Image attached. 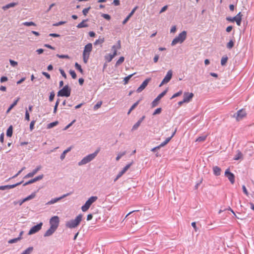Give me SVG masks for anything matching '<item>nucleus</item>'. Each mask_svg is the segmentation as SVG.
<instances>
[{
	"label": "nucleus",
	"instance_id": "7",
	"mask_svg": "<svg viewBox=\"0 0 254 254\" xmlns=\"http://www.w3.org/2000/svg\"><path fill=\"white\" fill-rule=\"evenodd\" d=\"M242 14H241V12H240L237 14V15H236L235 16H234L233 17H226V20L228 21H230V22H232L236 21L237 24L238 26H240L241 24V21H242Z\"/></svg>",
	"mask_w": 254,
	"mask_h": 254
},
{
	"label": "nucleus",
	"instance_id": "12",
	"mask_svg": "<svg viewBox=\"0 0 254 254\" xmlns=\"http://www.w3.org/2000/svg\"><path fill=\"white\" fill-rule=\"evenodd\" d=\"M70 194H71V193H67L66 194H63V195H62L61 196H60L59 197L54 198L51 199L50 201H48L46 203V204L47 205H51V204L55 203L57 202L58 201H59V200H61L62 199L68 196Z\"/></svg>",
	"mask_w": 254,
	"mask_h": 254
},
{
	"label": "nucleus",
	"instance_id": "24",
	"mask_svg": "<svg viewBox=\"0 0 254 254\" xmlns=\"http://www.w3.org/2000/svg\"><path fill=\"white\" fill-rule=\"evenodd\" d=\"M213 173L216 176H219L221 174V169L218 166L213 167Z\"/></svg>",
	"mask_w": 254,
	"mask_h": 254
},
{
	"label": "nucleus",
	"instance_id": "61",
	"mask_svg": "<svg viewBox=\"0 0 254 254\" xmlns=\"http://www.w3.org/2000/svg\"><path fill=\"white\" fill-rule=\"evenodd\" d=\"M60 73H61V74L62 75V76L63 77H64V78H66V75L65 73V72L64 71V70H63L62 69H60Z\"/></svg>",
	"mask_w": 254,
	"mask_h": 254
},
{
	"label": "nucleus",
	"instance_id": "47",
	"mask_svg": "<svg viewBox=\"0 0 254 254\" xmlns=\"http://www.w3.org/2000/svg\"><path fill=\"white\" fill-rule=\"evenodd\" d=\"M102 102L101 101L98 102L96 105L94 106V110H96L100 108L102 105Z\"/></svg>",
	"mask_w": 254,
	"mask_h": 254
},
{
	"label": "nucleus",
	"instance_id": "21",
	"mask_svg": "<svg viewBox=\"0 0 254 254\" xmlns=\"http://www.w3.org/2000/svg\"><path fill=\"white\" fill-rule=\"evenodd\" d=\"M57 229H54L52 227H50V228L46 231V232L44 234V236L45 237H49L52 235L54 232L56 231Z\"/></svg>",
	"mask_w": 254,
	"mask_h": 254
},
{
	"label": "nucleus",
	"instance_id": "30",
	"mask_svg": "<svg viewBox=\"0 0 254 254\" xmlns=\"http://www.w3.org/2000/svg\"><path fill=\"white\" fill-rule=\"evenodd\" d=\"M33 250V247H30L23 251L21 254H30Z\"/></svg>",
	"mask_w": 254,
	"mask_h": 254
},
{
	"label": "nucleus",
	"instance_id": "17",
	"mask_svg": "<svg viewBox=\"0 0 254 254\" xmlns=\"http://www.w3.org/2000/svg\"><path fill=\"white\" fill-rule=\"evenodd\" d=\"M22 181L20 182H19V183H17L15 184H14V185H5V186H0V190H6V189H13L19 185H20V184H21L22 183Z\"/></svg>",
	"mask_w": 254,
	"mask_h": 254
},
{
	"label": "nucleus",
	"instance_id": "55",
	"mask_svg": "<svg viewBox=\"0 0 254 254\" xmlns=\"http://www.w3.org/2000/svg\"><path fill=\"white\" fill-rule=\"evenodd\" d=\"M25 119L27 121L30 120V115L28 111L26 110L25 112Z\"/></svg>",
	"mask_w": 254,
	"mask_h": 254
},
{
	"label": "nucleus",
	"instance_id": "25",
	"mask_svg": "<svg viewBox=\"0 0 254 254\" xmlns=\"http://www.w3.org/2000/svg\"><path fill=\"white\" fill-rule=\"evenodd\" d=\"M17 4V3H16V2H11V3H8L3 6H2V8L4 10H6L7 9H8L10 7H14L15 6H16V5Z\"/></svg>",
	"mask_w": 254,
	"mask_h": 254
},
{
	"label": "nucleus",
	"instance_id": "15",
	"mask_svg": "<svg viewBox=\"0 0 254 254\" xmlns=\"http://www.w3.org/2000/svg\"><path fill=\"white\" fill-rule=\"evenodd\" d=\"M151 78H148L146 79L140 85V86L137 89L136 91L138 93L141 92L144 90L148 85L149 82L150 81Z\"/></svg>",
	"mask_w": 254,
	"mask_h": 254
},
{
	"label": "nucleus",
	"instance_id": "19",
	"mask_svg": "<svg viewBox=\"0 0 254 254\" xmlns=\"http://www.w3.org/2000/svg\"><path fill=\"white\" fill-rule=\"evenodd\" d=\"M173 75V71L172 70H169L164 79H163V82H166V83L169 82L171 80Z\"/></svg>",
	"mask_w": 254,
	"mask_h": 254
},
{
	"label": "nucleus",
	"instance_id": "32",
	"mask_svg": "<svg viewBox=\"0 0 254 254\" xmlns=\"http://www.w3.org/2000/svg\"><path fill=\"white\" fill-rule=\"evenodd\" d=\"M242 153L240 151L238 150L234 159L235 160H238L239 159H241L242 157Z\"/></svg>",
	"mask_w": 254,
	"mask_h": 254
},
{
	"label": "nucleus",
	"instance_id": "38",
	"mask_svg": "<svg viewBox=\"0 0 254 254\" xmlns=\"http://www.w3.org/2000/svg\"><path fill=\"white\" fill-rule=\"evenodd\" d=\"M23 25L26 26H36V24L33 22H25L22 23Z\"/></svg>",
	"mask_w": 254,
	"mask_h": 254
},
{
	"label": "nucleus",
	"instance_id": "18",
	"mask_svg": "<svg viewBox=\"0 0 254 254\" xmlns=\"http://www.w3.org/2000/svg\"><path fill=\"white\" fill-rule=\"evenodd\" d=\"M41 169V166H37L35 169H34L31 172L27 174L24 178H29L33 177L37 172Z\"/></svg>",
	"mask_w": 254,
	"mask_h": 254
},
{
	"label": "nucleus",
	"instance_id": "45",
	"mask_svg": "<svg viewBox=\"0 0 254 254\" xmlns=\"http://www.w3.org/2000/svg\"><path fill=\"white\" fill-rule=\"evenodd\" d=\"M135 74V73H132L131 74H130L127 76H126L125 78H124V81H125V84H127V83L128 80L130 79V78L133 75H134Z\"/></svg>",
	"mask_w": 254,
	"mask_h": 254
},
{
	"label": "nucleus",
	"instance_id": "41",
	"mask_svg": "<svg viewBox=\"0 0 254 254\" xmlns=\"http://www.w3.org/2000/svg\"><path fill=\"white\" fill-rule=\"evenodd\" d=\"M91 9V7L89 6L87 8H85L83 9L82 10V13L84 16H86L89 11V10Z\"/></svg>",
	"mask_w": 254,
	"mask_h": 254
},
{
	"label": "nucleus",
	"instance_id": "46",
	"mask_svg": "<svg viewBox=\"0 0 254 254\" xmlns=\"http://www.w3.org/2000/svg\"><path fill=\"white\" fill-rule=\"evenodd\" d=\"M58 124V122L57 121L51 123L49 124H48V128H50L53 127H55L56 125H57Z\"/></svg>",
	"mask_w": 254,
	"mask_h": 254
},
{
	"label": "nucleus",
	"instance_id": "3",
	"mask_svg": "<svg viewBox=\"0 0 254 254\" xmlns=\"http://www.w3.org/2000/svg\"><path fill=\"white\" fill-rule=\"evenodd\" d=\"M187 38V32L186 31H182L179 35L173 39L172 41L171 45L175 46L178 43H182Z\"/></svg>",
	"mask_w": 254,
	"mask_h": 254
},
{
	"label": "nucleus",
	"instance_id": "26",
	"mask_svg": "<svg viewBox=\"0 0 254 254\" xmlns=\"http://www.w3.org/2000/svg\"><path fill=\"white\" fill-rule=\"evenodd\" d=\"M43 177H44V175L43 174H42V175H39V176L34 178V179L29 180V181H30V182L31 183V184H32V183H34L38 181L42 180L43 178Z\"/></svg>",
	"mask_w": 254,
	"mask_h": 254
},
{
	"label": "nucleus",
	"instance_id": "37",
	"mask_svg": "<svg viewBox=\"0 0 254 254\" xmlns=\"http://www.w3.org/2000/svg\"><path fill=\"white\" fill-rule=\"evenodd\" d=\"M36 196V192H34L32 193L30 195L28 196L27 197H25L26 201H28L29 200H31L33 198H34Z\"/></svg>",
	"mask_w": 254,
	"mask_h": 254
},
{
	"label": "nucleus",
	"instance_id": "54",
	"mask_svg": "<svg viewBox=\"0 0 254 254\" xmlns=\"http://www.w3.org/2000/svg\"><path fill=\"white\" fill-rule=\"evenodd\" d=\"M9 63H10V65L12 66H13V67L17 65V64H18V63H17V62H15V61H13L12 60H9Z\"/></svg>",
	"mask_w": 254,
	"mask_h": 254
},
{
	"label": "nucleus",
	"instance_id": "31",
	"mask_svg": "<svg viewBox=\"0 0 254 254\" xmlns=\"http://www.w3.org/2000/svg\"><path fill=\"white\" fill-rule=\"evenodd\" d=\"M12 135V127L10 126L9 127L6 131V135L8 137H11Z\"/></svg>",
	"mask_w": 254,
	"mask_h": 254
},
{
	"label": "nucleus",
	"instance_id": "14",
	"mask_svg": "<svg viewBox=\"0 0 254 254\" xmlns=\"http://www.w3.org/2000/svg\"><path fill=\"white\" fill-rule=\"evenodd\" d=\"M225 175L228 179L232 184L235 182V176L234 175L229 171V169H227L225 172Z\"/></svg>",
	"mask_w": 254,
	"mask_h": 254
},
{
	"label": "nucleus",
	"instance_id": "63",
	"mask_svg": "<svg viewBox=\"0 0 254 254\" xmlns=\"http://www.w3.org/2000/svg\"><path fill=\"white\" fill-rule=\"evenodd\" d=\"M113 3L116 6L119 5L120 4V2L119 0H114Z\"/></svg>",
	"mask_w": 254,
	"mask_h": 254
},
{
	"label": "nucleus",
	"instance_id": "60",
	"mask_svg": "<svg viewBox=\"0 0 254 254\" xmlns=\"http://www.w3.org/2000/svg\"><path fill=\"white\" fill-rule=\"evenodd\" d=\"M167 8H168V5H165V6H163L161 8V9L159 13H163V12H165L167 9Z\"/></svg>",
	"mask_w": 254,
	"mask_h": 254
},
{
	"label": "nucleus",
	"instance_id": "34",
	"mask_svg": "<svg viewBox=\"0 0 254 254\" xmlns=\"http://www.w3.org/2000/svg\"><path fill=\"white\" fill-rule=\"evenodd\" d=\"M126 154V151L120 152L119 153H118V154L116 158V160L117 161H119L121 159V158L122 157H123V156H124Z\"/></svg>",
	"mask_w": 254,
	"mask_h": 254
},
{
	"label": "nucleus",
	"instance_id": "58",
	"mask_svg": "<svg viewBox=\"0 0 254 254\" xmlns=\"http://www.w3.org/2000/svg\"><path fill=\"white\" fill-rule=\"evenodd\" d=\"M75 122V120H74L72 121L70 124H69L68 125H67L64 128V130L67 129L70 127L72 126V125Z\"/></svg>",
	"mask_w": 254,
	"mask_h": 254
},
{
	"label": "nucleus",
	"instance_id": "52",
	"mask_svg": "<svg viewBox=\"0 0 254 254\" xmlns=\"http://www.w3.org/2000/svg\"><path fill=\"white\" fill-rule=\"evenodd\" d=\"M55 93L53 91V92H51L50 93V96H49V101L50 102H52L54 100V98L55 97Z\"/></svg>",
	"mask_w": 254,
	"mask_h": 254
},
{
	"label": "nucleus",
	"instance_id": "27",
	"mask_svg": "<svg viewBox=\"0 0 254 254\" xmlns=\"http://www.w3.org/2000/svg\"><path fill=\"white\" fill-rule=\"evenodd\" d=\"M71 147H69L67 149L64 151V152L62 153L60 156V158L62 160H63L65 158L66 154L69 152L71 150Z\"/></svg>",
	"mask_w": 254,
	"mask_h": 254
},
{
	"label": "nucleus",
	"instance_id": "23",
	"mask_svg": "<svg viewBox=\"0 0 254 254\" xmlns=\"http://www.w3.org/2000/svg\"><path fill=\"white\" fill-rule=\"evenodd\" d=\"M88 21V19H87L82 20L81 22H80L77 25V27L78 28L87 27L88 26V25L87 24H86L85 22H87Z\"/></svg>",
	"mask_w": 254,
	"mask_h": 254
},
{
	"label": "nucleus",
	"instance_id": "1",
	"mask_svg": "<svg viewBox=\"0 0 254 254\" xmlns=\"http://www.w3.org/2000/svg\"><path fill=\"white\" fill-rule=\"evenodd\" d=\"M83 215L79 214L74 219H71L65 223V226L70 229L75 228L77 227L81 222Z\"/></svg>",
	"mask_w": 254,
	"mask_h": 254
},
{
	"label": "nucleus",
	"instance_id": "22",
	"mask_svg": "<svg viewBox=\"0 0 254 254\" xmlns=\"http://www.w3.org/2000/svg\"><path fill=\"white\" fill-rule=\"evenodd\" d=\"M121 48V43L120 41H119L118 42L117 45H113L112 47V50L113 51V55L115 57L117 55V50L120 49Z\"/></svg>",
	"mask_w": 254,
	"mask_h": 254
},
{
	"label": "nucleus",
	"instance_id": "51",
	"mask_svg": "<svg viewBox=\"0 0 254 254\" xmlns=\"http://www.w3.org/2000/svg\"><path fill=\"white\" fill-rule=\"evenodd\" d=\"M182 91H180L178 92L177 93L174 94L172 96L171 99H172L175 98H176L177 97H178V96H180L181 95H182Z\"/></svg>",
	"mask_w": 254,
	"mask_h": 254
},
{
	"label": "nucleus",
	"instance_id": "8",
	"mask_svg": "<svg viewBox=\"0 0 254 254\" xmlns=\"http://www.w3.org/2000/svg\"><path fill=\"white\" fill-rule=\"evenodd\" d=\"M60 220L57 216L52 217L50 220V227L57 229L59 225Z\"/></svg>",
	"mask_w": 254,
	"mask_h": 254
},
{
	"label": "nucleus",
	"instance_id": "57",
	"mask_svg": "<svg viewBox=\"0 0 254 254\" xmlns=\"http://www.w3.org/2000/svg\"><path fill=\"white\" fill-rule=\"evenodd\" d=\"M140 100L137 101V102H136L135 103H134L132 106L130 107L131 108V110H133L139 104V102H140Z\"/></svg>",
	"mask_w": 254,
	"mask_h": 254
},
{
	"label": "nucleus",
	"instance_id": "44",
	"mask_svg": "<svg viewBox=\"0 0 254 254\" xmlns=\"http://www.w3.org/2000/svg\"><path fill=\"white\" fill-rule=\"evenodd\" d=\"M141 123L140 122L137 121L136 124H135L132 127V128L131 129L132 130H135L137 129V128L139 127Z\"/></svg>",
	"mask_w": 254,
	"mask_h": 254
},
{
	"label": "nucleus",
	"instance_id": "20",
	"mask_svg": "<svg viewBox=\"0 0 254 254\" xmlns=\"http://www.w3.org/2000/svg\"><path fill=\"white\" fill-rule=\"evenodd\" d=\"M138 8V6H136L134 7L131 10V11L130 12V13L128 15V16L124 19V20L123 21V24H125L128 20L129 19V18L132 16V15L134 14L136 10Z\"/></svg>",
	"mask_w": 254,
	"mask_h": 254
},
{
	"label": "nucleus",
	"instance_id": "35",
	"mask_svg": "<svg viewBox=\"0 0 254 254\" xmlns=\"http://www.w3.org/2000/svg\"><path fill=\"white\" fill-rule=\"evenodd\" d=\"M104 42V38H99L98 40H96V41L94 42L95 45H97L98 44H102Z\"/></svg>",
	"mask_w": 254,
	"mask_h": 254
},
{
	"label": "nucleus",
	"instance_id": "5",
	"mask_svg": "<svg viewBox=\"0 0 254 254\" xmlns=\"http://www.w3.org/2000/svg\"><path fill=\"white\" fill-rule=\"evenodd\" d=\"M98 199L97 196H92L90 197L81 207V210L83 212H86L90 207L91 205L96 201Z\"/></svg>",
	"mask_w": 254,
	"mask_h": 254
},
{
	"label": "nucleus",
	"instance_id": "29",
	"mask_svg": "<svg viewBox=\"0 0 254 254\" xmlns=\"http://www.w3.org/2000/svg\"><path fill=\"white\" fill-rule=\"evenodd\" d=\"M115 57L114 55L113 54H109L105 56V59L106 61L108 63L111 62L113 59Z\"/></svg>",
	"mask_w": 254,
	"mask_h": 254
},
{
	"label": "nucleus",
	"instance_id": "49",
	"mask_svg": "<svg viewBox=\"0 0 254 254\" xmlns=\"http://www.w3.org/2000/svg\"><path fill=\"white\" fill-rule=\"evenodd\" d=\"M69 73L71 75L72 78L75 79L76 78V74L74 70H70Z\"/></svg>",
	"mask_w": 254,
	"mask_h": 254
},
{
	"label": "nucleus",
	"instance_id": "42",
	"mask_svg": "<svg viewBox=\"0 0 254 254\" xmlns=\"http://www.w3.org/2000/svg\"><path fill=\"white\" fill-rule=\"evenodd\" d=\"M75 67L76 69L78 70L81 73H83V71L81 68V65L80 64H79L77 63H76L75 64Z\"/></svg>",
	"mask_w": 254,
	"mask_h": 254
},
{
	"label": "nucleus",
	"instance_id": "40",
	"mask_svg": "<svg viewBox=\"0 0 254 254\" xmlns=\"http://www.w3.org/2000/svg\"><path fill=\"white\" fill-rule=\"evenodd\" d=\"M21 239V238L20 237H18V238H14V239H11L10 240L8 241V243L9 244H13V243H16L19 240H20Z\"/></svg>",
	"mask_w": 254,
	"mask_h": 254
},
{
	"label": "nucleus",
	"instance_id": "56",
	"mask_svg": "<svg viewBox=\"0 0 254 254\" xmlns=\"http://www.w3.org/2000/svg\"><path fill=\"white\" fill-rule=\"evenodd\" d=\"M65 22H66L65 21H60V22L54 23L53 24V26H59L60 25H63V24L65 23Z\"/></svg>",
	"mask_w": 254,
	"mask_h": 254
},
{
	"label": "nucleus",
	"instance_id": "6",
	"mask_svg": "<svg viewBox=\"0 0 254 254\" xmlns=\"http://www.w3.org/2000/svg\"><path fill=\"white\" fill-rule=\"evenodd\" d=\"M71 92V89L67 85H66L64 86L63 89L59 91L58 92V96H61V97H69L70 95Z\"/></svg>",
	"mask_w": 254,
	"mask_h": 254
},
{
	"label": "nucleus",
	"instance_id": "39",
	"mask_svg": "<svg viewBox=\"0 0 254 254\" xmlns=\"http://www.w3.org/2000/svg\"><path fill=\"white\" fill-rule=\"evenodd\" d=\"M206 137H207V135H203V136H199L196 139V141H198V142L203 141L205 140V139L206 138Z\"/></svg>",
	"mask_w": 254,
	"mask_h": 254
},
{
	"label": "nucleus",
	"instance_id": "4",
	"mask_svg": "<svg viewBox=\"0 0 254 254\" xmlns=\"http://www.w3.org/2000/svg\"><path fill=\"white\" fill-rule=\"evenodd\" d=\"M92 49V45L91 43H88L85 45L83 53V60L85 63H87L90 52Z\"/></svg>",
	"mask_w": 254,
	"mask_h": 254
},
{
	"label": "nucleus",
	"instance_id": "2",
	"mask_svg": "<svg viewBox=\"0 0 254 254\" xmlns=\"http://www.w3.org/2000/svg\"><path fill=\"white\" fill-rule=\"evenodd\" d=\"M100 149L98 148L94 153L88 154L78 163L79 166L85 165L92 161L97 155Z\"/></svg>",
	"mask_w": 254,
	"mask_h": 254
},
{
	"label": "nucleus",
	"instance_id": "11",
	"mask_svg": "<svg viewBox=\"0 0 254 254\" xmlns=\"http://www.w3.org/2000/svg\"><path fill=\"white\" fill-rule=\"evenodd\" d=\"M246 115V113L244 110H239L236 114L233 115V117L235 118L237 121H239L242 120Z\"/></svg>",
	"mask_w": 254,
	"mask_h": 254
},
{
	"label": "nucleus",
	"instance_id": "16",
	"mask_svg": "<svg viewBox=\"0 0 254 254\" xmlns=\"http://www.w3.org/2000/svg\"><path fill=\"white\" fill-rule=\"evenodd\" d=\"M193 97V94L192 93L185 92L184 94V102L186 103L189 102Z\"/></svg>",
	"mask_w": 254,
	"mask_h": 254
},
{
	"label": "nucleus",
	"instance_id": "62",
	"mask_svg": "<svg viewBox=\"0 0 254 254\" xmlns=\"http://www.w3.org/2000/svg\"><path fill=\"white\" fill-rule=\"evenodd\" d=\"M42 74L44 75V76H45L47 77V78H48L49 79H50L51 76H50V75L48 73L43 71V72H42Z\"/></svg>",
	"mask_w": 254,
	"mask_h": 254
},
{
	"label": "nucleus",
	"instance_id": "48",
	"mask_svg": "<svg viewBox=\"0 0 254 254\" xmlns=\"http://www.w3.org/2000/svg\"><path fill=\"white\" fill-rule=\"evenodd\" d=\"M162 109L161 108H159L156 109L154 113H153V115L155 116L156 115L160 114L161 112Z\"/></svg>",
	"mask_w": 254,
	"mask_h": 254
},
{
	"label": "nucleus",
	"instance_id": "33",
	"mask_svg": "<svg viewBox=\"0 0 254 254\" xmlns=\"http://www.w3.org/2000/svg\"><path fill=\"white\" fill-rule=\"evenodd\" d=\"M125 58L124 57H121L116 63V66H118L121 64L124 61Z\"/></svg>",
	"mask_w": 254,
	"mask_h": 254
},
{
	"label": "nucleus",
	"instance_id": "59",
	"mask_svg": "<svg viewBox=\"0 0 254 254\" xmlns=\"http://www.w3.org/2000/svg\"><path fill=\"white\" fill-rule=\"evenodd\" d=\"M35 121H32L30 123V130H32L33 129L34 126L35 125Z\"/></svg>",
	"mask_w": 254,
	"mask_h": 254
},
{
	"label": "nucleus",
	"instance_id": "50",
	"mask_svg": "<svg viewBox=\"0 0 254 254\" xmlns=\"http://www.w3.org/2000/svg\"><path fill=\"white\" fill-rule=\"evenodd\" d=\"M57 56L61 59H69V57L67 55H59L57 54Z\"/></svg>",
	"mask_w": 254,
	"mask_h": 254
},
{
	"label": "nucleus",
	"instance_id": "43",
	"mask_svg": "<svg viewBox=\"0 0 254 254\" xmlns=\"http://www.w3.org/2000/svg\"><path fill=\"white\" fill-rule=\"evenodd\" d=\"M234 43L232 40H230L227 44V48L231 49L234 46Z\"/></svg>",
	"mask_w": 254,
	"mask_h": 254
},
{
	"label": "nucleus",
	"instance_id": "64",
	"mask_svg": "<svg viewBox=\"0 0 254 254\" xmlns=\"http://www.w3.org/2000/svg\"><path fill=\"white\" fill-rule=\"evenodd\" d=\"M7 77L6 76H2L0 78V82H3L7 80Z\"/></svg>",
	"mask_w": 254,
	"mask_h": 254
},
{
	"label": "nucleus",
	"instance_id": "36",
	"mask_svg": "<svg viewBox=\"0 0 254 254\" xmlns=\"http://www.w3.org/2000/svg\"><path fill=\"white\" fill-rule=\"evenodd\" d=\"M228 61V57L225 56V57H223L221 59V64L222 65H225L226 63H227Z\"/></svg>",
	"mask_w": 254,
	"mask_h": 254
},
{
	"label": "nucleus",
	"instance_id": "10",
	"mask_svg": "<svg viewBox=\"0 0 254 254\" xmlns=\"http://www.w3.org/2000/svg\"><path fill=\"white\" fill-rule=\"evenodd\" d=\"M42 225L43 223L40 222L38 224L32 227L29 230L28 235H32L39 231L41 229Z\"/></svg>",
	"mask_w": 254,
	"mask_h": 254
},
{
	"label": "nucleus",
	"instance_id": "53",
	"mask_svg": "<svg viewBox=\"0 0 254 254\" xmlns=\"http://www.w3.org/2000/svg\"><path fill=\"white\" fill-rule=\"evenodd\" d=\"M101 16L108 20L111 19V16L108 14H102Z\"/></svg>",
	"mask_w": 254,
	"mask_h": 254
},
{
	"label": "nucleus",
	"instance_id": "28",
	"mask_svg": "<svg viewBox=\"0 0 254 254\" xmlns=\"http://www.w3.org/2000/svg\"><path fill=\"white\" fill-rule=\"evenodd\" d=\"M19 98H17L15 101H14V102L10 106V107L8 108L7 110L6 113L7 114L11 110L17 105L18 101H19Z\"/></svg>",
	"mask_w": 254,
	"mask_h": 254
},
{
	"label": "nucleus",
	"instance_id": "13",
	"mask_svg": "<svg viewBox=\"0 0 254 254\" xmlns=\"http://www.w3.org/2000/svg\"><path fill=\"white\" fill-rule=\"evenodd\" d=\"M132 162L127 165L123 169V170L119 173V174L117 176L116 178L115 179L114 182L117 181L123 174H124L127 171V170L130 168V167L132 165Z\"/></svg>",
	"mask_w": 254,
	"mask_h": 254
},
{
	"label": "nucleus",
	"instance_id": "9",
	"mask_svg": "<svg viewBox=\"0 0 254 254\" xmlns=\"http://www.w3.org/2000/svg\"><path fill=\"white\" fill-rule=\"evenodd\" d=\"M167 90H164L161 93H160L152 102L151 106L152 108L156 107L159 101V100L166 94Z\"/></svg>",
	"mask_w": 254,
	"mask_h": 254
}]
</instances>
